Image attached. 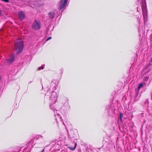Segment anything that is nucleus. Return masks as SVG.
Listing matches in <instances>:
<instances>
[{
    "mask_svg": "<svg viewBox=\"0 0 152 152\" xmlns=\"http://www.w3.org/2000/svg\"><path fill=\"white\" fill-rule=\"evenodd\" d=\"M51 85H53L54 86V90H55L56 89V84H55L54 83H51Z\"/></svg>",
    "mask_w": 152,
    "mask_h": 152,
    "instance_id": "obj_13",
    "label": "nucleus"
},
{
    "mask_svg": "<svg viewBox=\"0 0 152 152\" xmlns=\"http://www.w3.org/2000/svg\"><path fill=\"white\" fill-rule=\"evenodd\" d=\"M15 55L14 54L11 56L9 59L6 60L5 63L7 64H10L13 63L15 60Z\"/></svg>",
    "mask_w": 152,
    "mask_h": 152,
    "instance_id": "obj_6",
    "label": "nucleus"
},
{
    "mask_svg": "<svg viewBox=\"0 0 152 152\" xmlns=\"http://www.w3.org/2000/svg\"><path fill=\"white\" fill-rule=\"evenodd\" d=\"M18 15L19 19L21 20H22L25 18V15L24 12L22 11L19 12Z\"/></svg>",
    "mask_w": 152,
    "mask_h": 152,
    "instance_id": "obj_8",
    "label": "nucleus"
},
{
    "mask_svg": "<svg viewBox=\"0 0 152 152\" xmlns=\"http://www.w3.org/2000/svg\"><path fill=\"white\" fill-rule=\"evenodd\" d=\"M142 9L143 15V17L144 23H145L147 21V12L146 9V4L145 3H143L142 5Z\"/></svg>",
    "mask_w": 152,
    "mask_h": 152,
    "instance_id": "obj_3",
    "label": "nucleus"
},
{
    "mask_svg": "<svg viewBox=\"0 0 152 152\" xmlns=\"http://www.w3.org/2000/svg\"><path fill=\"white\" fill-rule=\"evenodd\" d=\"M15 50L18 53H20L22 50L24 45L23 42L21 39L17 40L14 44Z\"/></svg>",
    "mask_w": 152,
    "mask_h": 152,
    "instance_id": "obj_1",
    "label": "nucleus"
},
{
    "mask_svg": "<svg viewBox=\"0 0 152 152\" xmlns=\"http://www.w3.org/2000/svg\"><path fill=\"white\" fill-rule=\"evenodd\" d=\"M139 99L138 97V98H136V97H135V100H137Z\"/></svg>",
    "mask_w": 152,
    "mask_h": 152,
    "instance_id": "obj_16",
    "label": "nucleus"
},
{
    "mask_svg": "<svg viewBox=\"0 0 152 152\" xmlns=\"http://www.w3.org/2000/svg\"><path fill=\"white\" fill-rule=\"evenodd\" d=\"M76 145H77V144H76V143H75V146L74 147H69V149H70L71 150L73 151V150H74L75 149V148H76Z\"/></svg>",
    "mask_w": 152,
    "mask_h": 152,
    "instance_id": "obj_11",
    "label": "nucleus"
},
{
    "mask_svg": "<svg viewBox=\"0 0 152 152\" xmlns=\"http://www.w3.org/2000/svg\"><path fill=\"white\" fill-rule=\"evenodd\" d=\"M56 117L55 119L57 123L58 124V122L59 121H62V119L60 116V115L58 113H54Z\"/></svg>",
    "mask_w": 152,
    "mask_h": 152,
    "instance_id": "obj_7",
    "label": "nucleus"
},
{
    "mask_svg": "<svg viewBox=\"0 0 152 152\" xmlns=\"http://www.w3.org/2000/svg\"><path fill=\"white\" fill-rule=\"evenodd\" d=\"M52 38V37H48V38L46 40V41H48V40L51 39Z\"/></svg>",
    "mask_w": 152,
    "mask_h": 152,
    "instance_id": "obj_15",
    "label": "nucleus"
},
{
    "mask_svg": "<svg viewBox=\"0 0 152 152\" xmlns=\"http://www.w3.org/2000/svg\"><path fill=\"white\" fill-rule=\"evenodd\" d=\"M40 136L42 138H43V137L42 136H41V135H40Z\"/></svg>",
    "mask_w": 152,
    "mask_h": 152,
    "instance_id": "obj_18",
    "label": "nucleus"
},
{
    "mask_svg": "<svg viewBox=\"0 0 152 152\" xmlns=\"http://www.w3.org/2000/svg\"><path fill=\"white\" fill-rule=\"evenodd\" d=\"M143 84L142 83H141L140 84H139L138 88L137 89H136L135 90L136 92V95L137 96L138 95V92L142 86Z\"/></svg>",
    "mask_w": 152,
    "mask_h": 152,
    "instance_id": "obj_10",
    "label": "nucleus"
},
{
    "mask_svg": "<svg viewBox=\"0 0 152 152\" xmlns=\"http://www.w3.org/2000/svg\"><path fill=\"white\" fill-rule=\"evenodd\" d=\"M68 0H61L59 3L58 9L60 10L62 9H65L67 5Z\"/></svg>",
    "mask_w": 152,
    "mask_h": 152,
    "instance_id": "obj_4",
    "label": "nucleus"
},
{
    "mask_svg": "<svg viewBox=\"0 0 152 152\" xmlns=\"http://www.w3.org/2000/svg\"><path fill=\"white\" fill-rule=\"evenodd\" d=\"M58 96L56 93L55 91H52L50 97V100L51 101L52 103L50 104V107L54 112L55 111V108H54L53 104L56 102Z\"/></svg>",
    "mask_w": 152,
    "mask_h": 152,
    "instance_id": "obj_2",
    "label": "nucleus"
},
{
    "mask_svg": "<svg viewBox=\"0 0 152 152\" xmlns=\"http://www.w3.org/2000/svg\"><path fill=\"white\" fill-rule=\"evenodd\" d=\"M44 69V67H39L38 68V70H39L42 69Z\"/></svg>",
    "mask_w": 152,
    "mask_h": 152,
    "instance_id": "obj_14",
    "label": "nucleus"
},
{
    "mask_svg": "<svg viewBox=\"0 0 152 152\" xmlns=\"http://www.w3.org/2000/svg\"><path fill=\"white\" fill-rule=\"evenodd\" d=\"M44 149L41 152H44Z\"/></svg>",
    "mask_w": 152,
    "mask_h": 152,
    "instance_id": "obj_17",
    "label": "nucleus"
},
{
    "mask_svg": "<svg viewBox=\"0 0 152 152\" xmlns=\"http://www.w3.org/2000/svg\"><path fill=\"white\" fill-rule=\"evenodd\" d=\"M40 22L35 20L33 23L32 26V28L35 30H37L40 29Z\"/></svg>",
    "mask_w": 152,
    "mask_h": 152,
    "instance_id": "obj_5",
    "label": "nucleus"
},
{
    "mask_svg": "<svg viewBox=\"0 0 152 152\" xmlns=\"http://www.w3.org/2000/svg\"><path fill=\"white\" fill-rule=\"evenodd\" d=\"M123 117V114L122 113H120L119 118H120V120L121 121H122Z\"/></svg>",
    "mask_w": 152,
    "mask_h": 152,
    "instance_id": "obj_12",
    "label": "nucleus"
},
{
    "mask_svg": "<svg viewBox=\"0 0 152 152\" xmlns=\"http://www.w3.org/2000/svg\"><path fill=\"white\" fill-rule=\"evenodd\" d=\"M55 12H52L49 13L48 15L50 19H53L55 15Z\"/></svg>",
    "mask_w": 152,
    "mask_h": 152,
    "instance_id": "obj_9",
    "label": "nucleus"
}]
</instances>
